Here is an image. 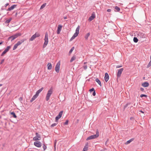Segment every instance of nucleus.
<instances>
[{
	"instance_id": "f257e3e1",
	"label": "nucleus",
	"mask_w": 151,
	"mask_h": 151,
	"mask_svg": "<svg viewBox=\"0 0 151 151\" xmlns=\"http://www.w3.org/2000/svg\"><path fill=\"white\" fill-rule=\"evenodd\" d=\"M48 35L47 32H46L45 33V37L44 39L45 40V42L43 45V48H45L47 45L48 42Z\"/></svg>"
},
{
	"instance_id": "f03ea898",
	"label": "nucleus",
	"mask_w": 151,
	"mask_h": 151,
	"mask_svg": "<svg viewBox=\"0 0 151 151\" xmlns=\"http://www.w3.org/2000/svg\"><path fill=\"white\" fill-rule=\"evenodd\" d=\"M52 93V89H50L48 91L46 95V100L48 101L50 99V97Z\"/></svg>"
},
{
	"instance_id": "7ed1b4c3",
	"label": "nucleus",
	"mask_w": 151,
	"mask_h": 151,
	"mask_svg": "<svg viewBox=\"0 0 151 151\" xmlns=\"http://www.w3.org/2000/svg\"><path fill=\"white\" fill-rule=\"evenodd\" d=\"M36 136L34 137L33 140L34 141H39L41 139V136L38 133H35Z\"/></svg>"
},
{
	"instance_id": "20e7f679",
	"label": "nucleus",
	"mask_w": 151,
	"mask_h": 151,
	"mask_svg": "<svg viewBox=\"0 0 151 151\" xmlns=\"http://www.w3.org/2000/svg\"><path fill=\"white\" fill-rule=\"evenodd\" d=\"M60 65V63L59 61L57 63L55 67V70L57 73L59 72Z\"/></svg>"
},
{
	"instance_id": "39448f33",
	"label": "nucleus",
	"mask_w": 151,
	"mask_h": 151,
	"mask_svg": "<svg viewBox=\"0 0 151 151\" xmlns=\"http://www.w3.org/2000/svg\"><path fill=\"white\" fill-rule=\"evenodd\" d=\"M36 141L34 142V145L38 147H40L42 145V143L38 141Z\"/></svg>"
},
{
	"instance_id": "423d86ee",
	"label": "nucleus",
	"mask_w": 151,
	"mask_h": 151,
	"mask_svg": "<svg viewBox=\"0 0 151 151\" xmlns=\"http://www.w3.org/2000/svg\"><path fill=\"white\" fill-rule=\"evenodd\" d=\"M63 112V111H61L59 112L58 115L55 117V119L56 121H58L62 117Z\"/></svg>"
},
{
	"instance_id": "0eeeda50",
	"label": "nucleus",
	"mask_w": 151,
	"mask_h": 151,
	"mask_svg": "<svg viewBox=\"0 0 151 151\" xmlns=\"http://www.w3.org/2000/svg\"><path fill=\"white\" fill-rule=\"evenodd\" d=\"M95 13L94 12H93L92 13L91 16L89 18L88 20L91 22L95 18Z\"/></svg>"
},
{
	"instance_id": "6e6552de",
	"label": "nucleus",
	"mask_w": 151,
	"mask_h": 151,
	"mask_svg": "<svg viewBox=\"0 0 151 151\" xmlns=\"http://www.w3.org/2000/svg\"><path fill=\"white\" fill-rule=\"evenodd\" d=\"M123 70L124 68H121L118 70L117 74V76L118 77H119L121 76Z\"/></svg>"
},
{
	"instance_id": "1a4fd4ad",
	"label": "nucleus",
	"mask_w": 151,
	"mask_h": 151,
	"mask_svg": "<svg viewBox=\"0 0 151 151\" xmlns=\"http://www.w3.org/2000/svg\"><path fill=\"white\" fill-rule=\"evenodd\" d=\"M138 36L140 37V38H143L145 37V33L142 32H139L137 33Z\"/></svg>"
},
{
	"instance_id": "9d476101",
	"label": "nucleus",
	"mask_w": 151,
	"mask_h": 151,
	"mask_svg": "<svg viewBox=\"0 0 151 151\" xmlns=\"http://www.w3.org/2000/svg\"><path fill=\"white\" fill-rule=\"evenodd\" d=\"M97 137L94 135H91L88 137L86 139V140L88 141L89 140L92 139L97 138Z\"/></svg>"
},
{
	"instance_id": "9b49d317",
	"label": "nucleus",
	"mask_w": 151,
	"mask_h": 151,
	"mask_svg": "<svg viewBox=\"0 0 151 151\" xmlns=\"http://www.w3.org/2000/svg\"><path fill=\"white\" fill-rule=\"evenodd\" d=\"M62 27V25L60 24H59L58 25L57 31V33L58 34H59L60 33V32L61 30Z\"/></svg>"
},
{
	"instance_id": "f8f14e48",
	"label": "nucleus",
	"mask_w": 151,
	"mask_h": 151,
	"mask_svg": "<svg viewBox=\"0 0 151 151\" xmlns=\"http://www.w3.org/2000/svg\"><path fill=\"white\" fill-rule=\"evenodd\" d=\"M109 79V76L107 73H106L105 74L104 79L106 82H107Z\"/></svg>"
},
{
	"instance_id": "ddd939ff",
	"label": "nucleus",
	"mask_w": 151,
	"mask_h": 151,
	"mask_svg": "<svg viewBox=\"0 0 151 151\" xmlns=\"http://www.w3.org/2000/svg\"><path fill=\"white\" fill-rule=\"evenodd\" d=\"M17 5V4H14L12 5L10 7H9L8 9H6V11H10L12 10H13L14 8H15L16 7Z\"/></svg>"
},
{
	"instance_id": "4468645a",
	"label": "nucleus",
	"mask_w": 151,
	"mask_h": 151,
	"mask_svg": "<svg viewBox=\"0 0 151 151\" xmlns=\"http://www.w3.org/2000/svg\"><path fill=\"white\" fill-rule=\"evenodd\" d=\"M78 34L79 33H78L77 32H75V33L73 35L70 39V41H71L73 39H74L76 37H77L78 36Z\"/></svg>"
},
{
	"instance_id": "2eb2a0df",
	"label": "nucleus",
	"mask_w": 151,
	"mask_h": 151,
	"mask_svg": "<svg viewBox=\"0 0 151 151\" xmlns=\"http://www.w3.org/2000/svg\"><path fill=\"white\" fill-rule=\"evenodd\" d=\"M149 83L147 82H145L142 83V85L144 87H147L149 86Z\"/></svg>"
},
{
	"instance_id": "dca6fc26",
	"label": "nucleus",
	"mask_w": 151,
	"mask_h": 151,
	"mask_svg": "<svg viewBox=\"0 0 151 151\" xmlns=\"http://www.w3.org/2000/svg\"><path fill=\"white\" fill-rule=\"evenodd\" d=\"M25 41V40L24 39H22L20 41H18L17 43L16 44L18 46L19 45H20L21 44H22V43L24 42Z\"/></svg>"
},
{
	"instance_id": "f3484780",
	"label": "nucleus",
	"mask_w": 151,
	"mask_h": 151,
	"mask_svg": "<svg viewBox=\"0 0 151 151\" xmlns=\"http://www.w3.org/2000/svg\"><path fill=\"white\" fill-rule=\"evenodd\" d=\"M44 88L43 87L41 88L40 89L38 90L36 92L35 94L37 95L38 96L39 94L42 91L43 89Z\"/></svg>"
},
{
	"instance_id": "a211bd4d",
	"label": "nucleus",
	"mask_w": 151,
	"mask_h": 151,
	"mask_svg": "<svg viewBox=\"0 0 151 151\" xmlns=\"http://www.w3.org/2000/svg\"><path fill=\"white\" fill-rule=\"evenodd\" d=\"M88 143H87L85 145L84 147V148L83 149V150L82 151H87L88 149Z\"/></svg>"
},
{
	"instance_id": "6ab92c4d",
	"label": "nucleus",
	"mask_w": 151,
	"mask_h": 151,
	"mask_svg": "<svg viewBox=\"0 0 151 151\" xmlns=\"http://www.w3.org/2000/svg\"><path fill=\"white\" fill-rule=\"evenodd\" d=\"M37 97L38 96L35 94L31 99L30 102H33Z\"/></svg>"
},
{
	"instance_id": "aec40b11",
	"label": "nucleus",
	"mask_w": 151,
	"mask_h": 151,
	"mask_svg": "<svg viewBox=\"0 0 151 151\" xmlns=\"http://www.w3.org/2000/svg\"><path fill=\"white\" fill-rule=\"evenodd\" d=\"M134 139V138H132L130 139L129 140H128L125 143V144L126 145H127L129 144L130 143V142H132L133 141Z\"/></svg>"
},
{
	"instance_id": "412c9836",
	"label": "nucleus",
	"mask_w": 151,
	"mask_h": 151,
	"mask_svg": "<svg viewBox=\"0 0 151 151\" xmlns=\"http://www.w3.org/2000/svg\"><path fill=\"white\" fill-rule=\"evenodd\" d=\"M21 35V34L19 33H17L15 34V35H13V36L14 37L15 39L16 38L20 36Z\"/></svg>"
},
{
	"instance_id": "4be33fe9",
	"label": "nucleus",
	"mask_w": 151,
	"mask_h": 151,
	"mask_svg": "<svg viewBox=\"0 0 151 151\" xmlns=\"http://www.w3.org/2000/svg\"><path fill=\"white\" fill-rule=\"evenodd\" d=\"M90 35V32L88 33H87L84 36V38L86 40H87L88 37Z\"/></svg>"
},
{
	"instance_id": "5701e85b",
	"label": "nucleus",
	"mask_w": 151,
	"mask_h": 151,
	"mask_svg": "<svg viewBox=\"0 0 151 151\" xmlns=\"http://www.w3.org/2000/svg\"><path fill=\"white\" fill-rule=\"evenodd\" d=\"M95 81L96 82H97L101 86V81L98 78H96V79Z\"/></svg>"
},
{
	"instance_id": "b1692460",
	"label": "nucleus",
	"mask_w": 151,
	"mask_h": 151,
	"mask_svg": "<svg viewBox=\"0 0 151 151\" xmlns=\"http://www.w3.org/2000/svg\"><path fill=\"white\" fill-rule=\"evenodd\" d=\"M10 113L12 115V116L14 118H16L17 117V116L16 115L14 111L10 112Z\"/></svg>"
},
{
	"instance_id": "393cba45",
	"label": "nucleus",
	"mask_w": 151,
	"mask_h": 151,
	"mask_svg": "<svg viewBox=\"0 0 151 151\" xmlns=\"http://www.w3.org/2000/svg\"><path fill=\"white\" fill-rule=\"evenodd\" d=\"M47 68L48 70H50L52 68V64L50 63H49L47 65Z\"/></svg>"
},
{
	"instance_id": "a878e982",
	"label": "nucleus",
	"mask_w": 151,
	"mask_h": 151,
	"mask_svg": "<svg viewBox=\"0 0 151 151\" xmlns=\"http://www.w3.org/2000/svg\"><path fill=\"white\" fill-rule=\"evenodd\" d=\"M36 38V37H35V35H34L29 39V40L31 41H32L34 40Z\"/></svg>"
},
{
	"instance_id": "bb28decb",
	"label": "nucleus",
	"mask_w": 151,
	"mask_h": 151,
	"mask_svg": "<svg viewBox=\"0 0 151 151\" xmlns=\"http://www.w3.org/2000/svg\"><path fill=\"white\" fill-rule=\"evenodd\" d=\"M114 8L116 10V12H119L120 10V8L118 6H116L114 7Z\"/></svg>"
},
{
	"instance_id": "cd10ccee",
	"label": "nucleus",
	"mask_w": 151,
	"mask_h": 151,
	"mask_svg": "<svg viewBox=\"0 0 151 151\" xmlns=\"http://www.w3.org/2000/svg\"><path fill=\"white\" fill-rule=\"evenodd\" d=\"M11 47V46H8L6 47V48L5 49V50L7 52H8L9 50L10 49Z\"/></svg>"
},
{
	"instance_id": "c85d7f7f",
	"label": "nucleus",
	"mask_w": 151,
	"mask_h": 151,
	"mask_svg": "<svg viewBox=\"0 0 151 151\" xmlns=\"http://www.w3.org/2000/svg\"><path fill=\"white\" fill-rule=\"evenodd\" d=\"M12 19V18H10V19L6 20L5 22V23L6 24L9 23L10 22V21H11Z\"/></svg>"
},
{
	"instance_id": "c756f323",
	"label": "nucleus",
	"mask_w": 151,
	"mask_h": 151,
	"mask_svg": "<svg viewBox=\"0 0 151 151\" xmlns=\"http://www.w3.org/2000/svg\"><path fill=\"white\" fill-rule=\"evenodd\" d=\"M138 40L136 37H134L133 38V41L135 43H137L138 42Z\"/></svg>"
},
{
	"instance_id": "7c9ffc66",
	"label": "nucleus",
	"mask_w": 151,
	"mask_h": 151,
	"mask_svg": "<svg viewBox=\"0 0 151 151\" xmlns=\"http://www.w3.org/2000/svg\"><path fill=\"white\" fill-rule=\"evenodd\" d=\"M96 134L95 135L97 137H98L99 136V130L98 129H97L96 131Z\"/></svg>"
},
{
	"instance_id": "2f4dec72",
	"label": "nucleus",
	"mask_w": 151,
	"mask_h": 151,
	"mask_svg": "<svg viewBox=\"0 0 151 151\" xmlns=\"http://www.w3.org/2000/svg\"><path fill=\"white\" fill-rule=\"evenodd\" d=\"M46 3H44L41 6V7L40 8V9H42L43 8H44L45 6H46Z\"/></svg>"
},
{
	"instance_id": "473e14b6",
	"label": "nucleus",
	"mask_w": 151,
	"mask_h": 151,
	"mask_svg": "<svg viewBox=\"0 0 151 151\" xmlns=\"http://www.w3.org/2000/svg\"><path fill=\"white\" fill-rule=\"evenodd\" d=\"M76 59V57H75V56H73V57L71 58V59H70V62H73V60H74Z\"/></svg>"
},
{
	"instance_id": "72a5a7b5",
	"label": "nucleus",
	"mask_w": 151,
	"mask_h": 151,
	"mask_svg": "<svg viewBox=\"0 0 151 151\" xmlns=\"http://www.w3.org/2000/svg\"><path fill=\"white\" fill-rule=\"evenodd\" d=\"M34 35H35V36L36 37V38L39 37L40 36V35L37 32H36Z\"/></svg>"
},
{
	"instance_id": "f704fd0d",
	"label": "nucleus",
	"mask_w": 151,
	"mask_h": 151,
	"mask_svg": "<svg viewBox=\"0 0 151 151\" xmlns=\"http://www.w3.org/2000/svg\"><path fill=\"white\" fill-rule=\"evenodd\" d=\"M79 29H80V26H78L76 29V32H77L78 33H79Z\"/></svg>"
},
{
	"instance_id": "c9c22d12",
	"label": "nucleus",
	"mask_w": 151,
	"mask_h": 151,
	"mask_svg": "<svg viewBox=\"0 0 151 151\" xmlns=\"http://www.w3.org/2000/svg\"><path fill=\"white\" fill-rule=\"evenodd\" d=\"M74 47H72L71 49L70 50V51H69V54H70L71 53L73 50H74Z\"/></svg>"
},
{
	"instance_id": "e433bc0d",
	"label": "nucleus",
	"mask_w": 151,
	"mask_h": 151,
	"mask_svg": "<svg viewBox=\"0 0 151 151\" xmlns=\"http://www.w3.org/2000/svg\"><path fill=\"white\" fill-rule=\"evenodd\" d=\"M150 66H151V60H150V61L149 62L148 64L147 65V68H148L150 67Z\"/></svg>"
},
{
	"instance_id": "4c0bfd02",
	"label": "nucleus",
	"mask_w": 151,
	"mask_h": 151,
	"mask_svg": "<svg viewBox=\"0 0 151 151\" xmlns=\"http://www.w3.org/2000/svg\"><path fill=\"white\" fill-rule=\"evenodd\" d=\"M42 147L44 151L47 148L45 144H43Z\"/></svg>"
},
{
	"instance_id": "58836bf2",
	"label": "nucleus",
	"mask_w": 151,
	"mask_h": 151,
	"mask_svg": "<svg viewBox=\"0 0 151 151\" xmlns=\"http://www.w3.org/2000/svg\"><path fill=\"white\" fill-rule=\"evenodd\" d=\"M140 97L141 98H142L143 97H147V96L145 94H142L140 95Z\"/></svg>"
},
{
	"instance_id": "ea45409f",
	"label": "nucleus",
	"mask_w": 151,
	"mask_h": 151,
	"mask_svg": "<svg viewBox=\"0 0 151 151\" xmlns=\"http://www.w3.org/2000/svg\"><path fill=\"white\" fill-rule=\"evenodd\" d=\"M6 52H7L4 50L1 54V56H3Z\"/></svg>"
},
{
	"instance_id": "a19ab883",
	"label": "nucleus",
	"mask_w": 151,
	"mask_h": 151,
	"mask_svg": "<svg viewBox=\"0 0 151 151\" xmlns=\"http://www.w3.org/2000/svg\"><path fill=\"white\" fill-rule=\"evenodd\" d=\"M68 120L67 119L66 120L65 122L63 124L64 125H67L68 123Z\"/></svg>"
},
{
	"instance_id": "79ce46f5",
	"label": "nucleus",
	"mask_w": 151,
	"mask_h": 151,
	"mask_svg": "<svg viewBox=\"0 0 151 151\" xmlns=\"http://www.w3.org/2000/svg\"><path fill=\"white\" fill-rule=\"evenodd\" d=\"M18 46L16 44H15L13 47V50H15L17 48Z\"/></svg>"
},
{
	"instance_id": "37998d69",
	"label": "nucleus",
	"mask_w": 151,
	"mask_h": 151,
	"mask_svg": "<svg viewBox=\"0 0 151 151\" xmlns=\"http://www.w3.org/2000/svg\"><path fill=\"white\" fill-rule=\"evenodd\" d=\"M95 90L94 89V88H91L90 89V90H89V91L90 92H91L93 91L94 92V91H95Z\"/></svg>"
},
{
	"instance_id": "c03bdc74",
	"label": "nucleus",
	"mask_w": 151,
	"mask_h": 151,
	"mask_svg": "<svg viewBox=\"0 0 151 151\" xmlns=\"http://www.w3.org/2000/svg\"><path fill=\"white\" fill-rule=\"evenodd\" d=\"M130 104V103H127L124 106V109H125L127 106L128 105Z\"/></svg>"
},
{
	"instance_id": "a18cd8bd",
	"label": "nucleus",
	"mask_w": 151,
	"mask_h": 151,
	"mask_svg": "<svg viewBox=\"0 0 151 151\" xmlns=\"http://www.w3.org/2000/svg\"><path fill=\"white\" fill-rule=\"evenodd\" d=\"M57 124L56 123H53V124H52L51 125V127H54L55 126H56L57 125Z\"/></svg>"
},
{
	"instance_id": "49530a36",
	"label": "nucleus",
	"mask_w": 151,
	"mask_h": 151,
	"mask_svg": "<svg viewBox=\"0 0 151 151\" xmlns=\"http://www.w3.org/2000/svg\"><path fill=\"white\" fill-rule=\"evenodd\" d=\"M10 37H11V41H12L13 40H14L15 39V38H14V37L13 36V35L12 36H10Z\"/></svg>"
},
{
	"instance_id": "de8ad7c7",
	"label": "nucleus",
	"mask_w": 151,
	"mask_h": 151,
	"mask_svg": "<svg viewBox=\"0 0 151 151\" xmlns=\"http://www.w3.org/2000/svg\"><path fill=\"white\" fill-rule=\"evenodd\" d=\"M83 68L86 70V69L87 68V66L86 65H85L83 66Z\"/></svg>"
},
{
	"instance_id": "09e8293b",
	"label": "nucleus",
	"mask_w": 151,
	"mask_h": 151,
	"mask_svg": "<svg viewBox=\"0 0 151 151\" xmlns=\"http://www.w3.org/2000/svg\"><path fill=\"white\" fill-rule=\"evenodd\" d=\"M140 90L141 91H142V92H143L144 91V88H142V87H141L140 88Z\"/></svg>"
},
{
	"instance_id": "8fccbe9b",
	"label": "nucleus",
	"mask_w": 151,
	"mask_h": 151,
	"mask_svg": "<svg viewBox=\"0 0 151 151\" xmlns=\"http://www.w3.org/2000/svg\"><path fill=\"white\" fill-rule=\"evenodd\" d=\"M96 91H94V92H93V93L92 95L93 96H95L96 95Z\"/></svg>"
},
{
	"instance_id": "3c124183",
	"label": "nucleus",
	"mask_w": 151,
	"mask_h": 151,
	"mask_svg": "<svg viewBox=\"0 0 151 151\" xmlns=\"http://www.w3.org/2000/svg\"><path fill=\"white\" fill-rule=\"evenodd\" d=\"M4 60H4V59H2V60H1V62H0V64H2V63L4 62Z\"/></svg>"
},
{
	"instance_id": "603ef678",
	"label": "nucleus",
	"mask_w": 151,
	"mask_h": 151,
	"mask_svg": "<svg viewBox=\"0 0 151 151\" xmlns=\"http://www.w3.org/2000/svg\"><path fill=\"white\" fill-rule=\"evenodd\" d=\"M122 67V65H117L116 66V68H119L121 67Z\"/></svg>"
},
{
	"instance_id": "864d4df0",
	"label": "nucleus",
	"mask_w": 151,
	"mask_h": 151,
	"mask_svg": "<svg viewBox=\"0 0 151 151\" xmlns=\"http://www.w3.org/2000/svg\"><path fill=\"white\" fill-rule=\"evenodd\" d=\"M111 11V10L110 9H108L107 10V11L108 12H110Z\"/></svg>"
},
{
	"instance_id": "5fc2aeb1",
	"label": "nucleus",
	"mask_w": 151,
	"mask_h": 151,
	"mask_svg": "<svg viewBox=\"0 0 151 151\" xmlns=\"http://www.w3.org/2000/svg\"><path fill=\"white\" fill-rule=\"evenodd\" d=\"M9 4V3H6V4L5 5V6H4V7H6L7 6H8Z\"/></svg>"
},
{
	"instance_id": "6e6d98bb",
	"label": "nucleus",
	"mask_w": 151,
	"mask_h": 151,
	"mask_svg": "<svg viewBox=\"0 0 151 151\" xmlns=\"http://www.w3.org/2000/svg\"><path fill=\"white\" fill-rule=\"evenodd\" d=\"M139 111L142 113H144V112L142 110H140Z\"/></svg>"
},
{
	"instance_id": "4d7b16f0",
	"label": "nucleus",
	"mask_w": 151,
	"mask_h": 151,
	"mask_svg": "<svg viewBox=\"0 0 151 151\" xmlns=\"http://www.w3.org/2000/svg\"><path fill=\"white\" fill-rule=\"evenodd\" d=\"M63 18H64V19H67V17L66 16L64 17H63Z\"/></svg>"
},
{
	"instance_id": "13d9d810",
	"label": "nucleus",
	"mask_w": 151,
	"mask_h": 151,
	"mask_svg": "<svg viewBox=\"0 0 151 151\" xmlns=\"http://www.w3.org/2000/svg\"><path fill=\"white\" fill-rule=\"evenodd\" d=\"M11 37H10H10H8V40H11Z\"/></svg>"
},
{
	"instance_id": "bf43d9fd",
	"label": "nucleus",
	"mask_w": 151,
	"mask_h": 151,
	"mask_svg": "<svg viewBox=\"0 0 151 151\" xmlns=\"http://www.w3.org/2000/svg\"><path fill=\"white\" fill-rule=\"evenodd\" d=\"M17 14H18V13H17V12H16L15 14V16L16 17L17 15Z\"/></svg>"
},
{
	"instance_id": "052dcab7",
	"label": "nucleus",
	"mask_w": 151,
	"mask_h": 151,
	"mask_svg": "<svg viewBox=\"0 0 151 151\" xmlns=\"http://www.w3.org/2000/svg\"><path fill=\"white\" fill-rule=\"evenodd\" d=\"M3 41H2V42H0V45H1V44H2L3 43Z\"/></svg>"
},
{
	"instance_id": "680f3d73",
	"label": "nucleus",
	"mask_w": 151,
	"mask_h": 151,
	"mask_svg": "<svg viewBox=\"0 0 151 151\" xmlns=\"http://www.w3.org/2000/svg\"><path fill=\"white\" fill-rule=\"evenodd\" d=\"M108 139L106 141V142H105V144L106 145V143H107V142H108Z\"/></svg>"
},
{
	"instance_id": "e2e57ef3",
	"label": "nucleus",
	"mask_w": 151,
	"mask_h": 151,
	"mask_svg": "<svg viewBox=\"0 0 151 151\" xmlns=\"http://www.w3.org/2000/svg\"><path fill=\"white\" fill-rule=\"evenodd\" d=\"M19 99H20H20H21V100H22V97H20V98H19Z\"/></svg>"
},
{
	"instance_id": "0e129e2a",
	"label": "nucleus",
	"mask_w": 151,
	"mask_h": 151,
	"mask_svg": "<svg viewBox=\"0 0 151 151\" xmlns=\"http://www.w3.org/2000/svg\"><path fill=\"white\" fill-rule=\"evenodd\" d=\"M86 63H87V62H84V64H86Z\"/></svg>"
},
{
	"instance_id": "69168bd1",
	"label": "nucleus",
	"mask_w": 151,
	"mask_h": 151,
	"mask_svg": "<svg viewBox=\"0 0 151 151\" xmlns=\"http://www.w3.org/2000/svg\"><path fill=\"white\" fill-rule=\"evenodd\" d=\"M2 86V84H0V87Z\"/></svg>"
},
{
	"instance_id": "338daca9",
	"label": "nucleus",
	"mask_w": 151,
	"mask_h": 151,
	"mask_svg": "<svg viewBox=\"0 0 151 151\" xmlns=\"http://www.w3.org/2000/svg\"><path fill=\"white\" fill-rule=\"evenodd\" d=\"M1 9H2V10H4V9H3V8H1Z\"/></svg>"
},
{
	"instance_id": "774afa93",
	"label": "nucleus",
	"mask_w": 151,
	"mask_h": 151,
	"mask_svg": "<svg viewBox=\"0 0 151 151\" xmlns=\"http://www.w3.org/2000/svg\"><path fill=\"white\" fill-rule=\"evenodd\" d=\"M150 60H151V55L150 57Z\"/></svg>"
}]
</instances>
